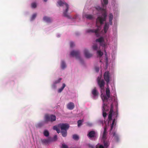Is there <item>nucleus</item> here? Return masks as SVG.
I'll use <instances>...</instances> for the list:
<instances>
[{
  "label": "nucleus",
  "mask_w": 148,
  "mask_h": 148,
  "mask_svg": "<svg viewBox=\"0 0 148 148\" xmlns=\"http://www.w3.org/2000/svg\"><path fill=\"white\" fill-rule=\"evenodd\" d=\"M97 82L101 89V97L103 102L102 110L103 117L105 118L107 114L109 113L108 120L103 123V128L101 132V133H102L101 142L103 143L104 147L107 148L110 145V140H111L110 137H108L107 136L108 130L110 131V136L112 137L114 141L118 142L120 140L119 136L114 130L118 112L117 111L115 112L113 111L114 106L117 108V99L114 86H112L111 90L114 96L113 97L111 96L108 86L106 89L105 93L104 80H97Z\"/></svg>",
  "instance_id": "1"
},
{
  "label": "nucleus",
  "mask_w": 148,
  "mask_h": 148,
  "mask_svg": "<svg viewBox=\"0 0 148 148\" xmlns=\"http://www.w3.org/2000/svg\"><path fill=\"white\" fill-rule=\"evenodd\" d=\"M101 3L102 7H101L99 5H96L93 8L92 14L90 12L87 13L84 11L82 14L83 18H86L89 20H92L95 18L94 15H98L96 20V28L94 29H88L86 30V32L88 33H94L96 37H99L102 33L100 32L101 29V25L106 20L107 12L106 10V6L108 4H105L103 0L101 1Z\"/></svg>",
  "instance_id": "2"
},
{
  "label": "nucleus",
  "mask_w": 148,
  "mask_h": 148,
  "mask_svg": "<svg viewBox=\"0 0 148 148\" xmlns=\"http://www.w3.org/2000/svg\"><path fill=\"white\" fill-rule=\"evenodd\" d=\"M95 41L97 43H99L100 46H101L104 49L105 53V56L104 58L102 57L103 53L102 51L100 50H98L97 52V55L100 58V62H102L103 61L106 64V69H107L109 66L110 67L112 68L114 64V60L115 59L116 55L114 53L112 54V60L109 62L106 51V49L110 45V42L109 40V38L107 37L104 38L101 37L97 39ZM92 48L94 50H97L100 49L97 44L96 43L93 44L92 46Z\"/></svg>",
  "instance_id": "3"
},
{
  "label": "nucleus",
  "mask_w": 148,
  "mask_h": 148,
  "mask_svg": "<svg viewBox=\"0 0 148 148\" xmlns=\"http://www.w3.org/2000/svg\"><path fill=\"white\" fill-rule=\"evenodd\" d=\"M107 16H108V22H106V21L104 22H105L104 25L103 29H101V28L100 30V32L101 33H102L99 37H102L104 38L103 36L107 32L109 28L110 25H112V20L114 17L113 14L111 13H110L108 14V15L107 14ZM103 23H104L103 24Z\"/></svg>",
  "instance_id": "4"
},
{
  "label": "nucleus",
  "mask_w": 148,
  "mask_h": 148,
  "mask_svg": "<svg viewBox=\"0 0 148 148\" xmlns=\"http://www.w3.org/2000/svg\"><path fill=\"white\" fill-rule=\"evenodd\" d=\"M57 5L63 6V15L64 16L68 18H74L77 19L79 18V16L78 15L75 16L74 18H73L70 16L67 12L69 9V5L65 2L64 0H59L57 2Z\"/></svg>",
  "instance_id": "5"
},
{
  "label": "nucleus",
  "mask_w": 148,
  "mask_h": 148,
  "mask_svg": "<svg viewBox=\"0 0 148 148\" xmlns=\"http://www.w3.org/2000/svg\"><path fill=\"white\" fill-rule=\"evenodd\" d=\"M69 127V125L67 123L60 124L58 125L54 126L53 127L54 130H56L57 133L60 132L59 128L61 130V132L63 137H66L67 135V130Z\"/></svg>",
  "instance_id": "6"
},
{
  "label": "nucleus",
  "mask_w": 148,
  "mask_h": 148,
  "mask_svg": "<svg viewBox=\"0 0 148 148\" xmlns=\"http://www.w3.org/2000/svg\"><path fill=\"white\" fill-rule=\"evenodd\" d=\"M45 120L46 121H50L52 122L56 120V116L53 115H49L48 114H46L45 116Z\"/></svg>",
  "instance_id": "7"
},
{
  "label": "nucleus",
  "mask_w": 148,
  "mask_h": 148,
  "mask_svg": "<svg viewBox=\"0 0 148 148\" xmlns=\"http://www.w3.org/2000/svg\"><path fill=\"white\" fill-rule=\"evenodd\" d=\"M117 32L116 28L113 29L112 31V41L115 44L117 43Z\"/></svg>",
  "instance_id": "8"
},
{
  "label": "nucleus",
  "mask_w": 148,
  "mask_h": 148,
  "mask_svg": "<svg viewBox=\"0 0 148 148\" xmlns=\"http://www.w3.org/2000/svg\"><path fill=\"white\" fill-rule=\"evenodd\" d=\"M111 4L113 7V10L114 12L119 11V4L116 0H112Z\"/></svg>",
  "instance_id": "9"
},
{
  "label": "nucleus",
  "mask_w": 148,
  "mask_h": 148,
  "mask_svg": "<svg viewBox=\"0 0 148 148\" xmlns=\"http://www.w3.org/2000/svg\"><path fill=\"white\" fill-rule=\"evenodd\" d=\"M70 56L73 57H75L76 58L81 61V58L79 56V52L78 51H73L70 53Z\"/></svg>",
  "instance_id": "10"
},
{
  "label": "nucleus",
  "mask_w": 148,
  "mask_h": 148,
  "mask_svg": "<svg viewBox=\"0 0 148 148\" xmlns=\"http://www.w3.org/2000/svg\"><path fill=\"white\" fill-rule=\"evenodd\" d=\"M110 77V75L109 72L108 71L105 72L104 74V77L105 80L106 82L107 85H108L109 83Z\"/></svg>",
  "instance_id": "11"
},
{
  "label": "nucleus",
  "mask_w": 148,
  "mask_h": 148,
  "mask_svg": "<svg viewBox=\"0 0 148 148\" xmlns=\"http://www.w3.org/2000/svg\"><path fill=\"white\" fill-rule=\"evenodd\" d=\"M84 53L85 57L86 58H89L91 57L92 55V54L90 53L88 49H85L84 51Z\"/></svg>",
  "instance_id": "12"
},
{
  "label": "nucleus",
  "mask_w": 148,
  "mask_h": 148,
  "mask_svg": "<svg viewBox=\"0 0 148 148\" xmlns=\"http://www.w3.org/2000/svg\"><path fill=\"white\" fill-rule=\"evenodd\" d=\"M92 94L93 98L94 99H97L98 96V92L96 89V88H95L92 90Z\"/></svg>",
  "instance_id": "13"
},
{
  "label": "nucleus",
  "mask_w": 148,
  "mask_h": 148,
  "mask_svg": "<svg viewBox=\"0 0 148 148\" xmlns=\"http://www.w3.org/2000/svg\"><path fill=\"white\" fill-rule=\"evenodd\" d=\"M41 141L42 144L45 145L49 144L51 142V140L50 138L42 139Z\"/></svg>",
  "instance_id": "14"
},
{
  "label": "nucleus",
  "mask_w": 148,
  "mask_h": 148,
  "mask_svg": "<svg viewBox=\"0 0 148 148\" xmlns=\"http://www.w3.org/2000/svg\"><path fill=\"white\" fill-rule=\"evenodd\" d=\"M67 108L70 110H73L75 107L74 104L72 102H70L67 106Z\"/></svg>",
  "instance_id": "15"
},
{
  "label": "nucleus",
  "mask_w": 148,
  "mask_h": 148,
  "mask_svg": "<svg viewBox=\"0 0 148 148\" xmlns=\"http://www.w3.org/2000/svg\"><path fill=\"white\" fill-rule=\"evenodd\" d=\"M96 132L94 131H92L90 132L88 135V137L90 138L94 137L96 135Z\"/></svg>",
  "instance_id": "16"
},
{
  "label": "nucleus",
  "mask_w": 148,
  "mask_h": 148,
  "mask_svg": "<svg viewBox=\"0 0 148 148\" xmlns=\"http://www.w3.org/2000/svg\"><path fill=\"white\" fill-rule=\"evenodd\" d=\"M45 121H42L38 123L35 125V126L37 128L41 127L45 123Z\"/></svg>",
  "instance_id": "17"
},
{
  "label": "nucleus",
  "mask_w": 148,
  "mask_h": 148,
  "mask_svg": "<svg viewBox=\"0 0 148 148\" xmlns=\"http://www.w3.org/2000/svg\"><path fill=\"white\" fill-rule=\"evenodd\" d=\"M43 20L47 23H49L51 22V20L49 17L45 16L43 18Z\"/></svg>",
  "instance_id": "18"
},
{
  "label": "nucleus",
  "mask_w": 148,
  "mask_h": 148,
  "mask_svg": "<svg viewBox=\"0 0 148 148\" xmlns=\"http://www.w3.org/2000/svg\"><path fill=\"white\" fill-rule=\"evenodd\" d=\"M66 85L64 83H63L62 84V87L59 88L58 90V92L59 93H61L63 90L64 88L66 86Z\"/></svg>",
  "instance_id": "19"
},
{
  "label": "nucleus",
  "mask_w": 148,
  "mask_h": 148,
  "mask_svg": "<svg viewBox=\"0 0 148 148\" xmlns=\"http://www.w3.org/2000/svg\"><path fill=\"white\" fill-rule=\"evenodd\" d=\"M66 67V63L64 60H62L61 62V67L62 69H64Z\"/></svg>",
  "instance_id": "20"
},
{
  "label": "nucleus",
  "mask_w": 148,
  "mask_h": 148,
  "mask_svg": "<svg viewBox=\"0 0 148 148\" xmlns=\"http://www.w3.org/2000/svg\"><path fill=\"white\" fill-rule=\"evenodd\" d=\"M43 134L45 136L47 137L49 135V133L47 130H45L43 132Z\"/></svg>",
  "instance_id": "21"
},
{
  "label": "nucleus",
  "mask_w": 148,
  "mask_h": 148,
  "mask_svg": "<svg viewBox=\"0 0 148 148\" xmlns=\"http://www.w3.org/2000/svg\"><path fill=\"white\" fill-rule=\"evenodd\" d=\"M36 16H37V14L36 13H34V14L32 15V16H31V19H30L31 21H32L33 20H34L35 18H36Z\"/></svg>",
  "instance_id": "22"
},
{
  "label": "nucleus",
  "mask_w": 148,
  "mask_h": 148,
  "mask_svg": "<svg viewBox=\"0 0 148 148\" xmlns=\"http://www.w3.org/2000/svg\"><path fill=\"white\" fill-rule=\"evenodd\" d=\"M73 138L75 140H77L79 139V136L76 134L74 135L73 137Z\"/></svg>",
  "instance_id": "23"
},
{
  "label": "nucleus",
  "mask_w": 148,
  "mask_h": 148,
  "mask_svg": "<svg viewBox=\"0 0 148 148\" xmlns=\"http://www.w3.org/2000/svg\"><path fill=\"white\" fill-rule=\"evenodd\" d=\"M52 88L53 89H56L57 88V84L54 82H53L51 86Z\"/></svg>",
  "instance_id": "24"
},
{
  "label": "nucleus",
  "mask_w": 148,
  "mask_h": 148,
  "mask_svg": "<svg viewBox=\"0 0 148 148\" xmlns=\"http://www.w3.org/2000/svg\"><path fill=\"white\" fill-rule=\"evenodd\" d=\"M62 80V78H59L58 79L55 80L54 82L57 84L59 83Z\"/></svg>",
  "instance_id": "25"
},
{
  "label": "nucleus",
  "mask_w": 148,
  "mask_h": 148,
  "mask_svg": "<svg viewBox=\"0 0 148 148\" xmlns=\"http://www.w3.org/2000/svg\"><path fill=\"white\" fill-rule=\"evenodd\" d=\"M37 6V4L35 2H33L31 4V6L32 8H35Z\"/></svg>",
  "instance_id": "26"
},
{
  "label": "nucleus",
  "mask_w": 148,
  "mask_h": 148,
  "mask_svg": "<svg viewBox=\"0 0 148 148\" xmlns=\"http://www.w3.org/2000/svg\"><path fill=\"white\" fill-rule=\"evenodd\" d=\"M82 121L81 120H79L77 121L78 123V127H79L82 125Z\"/></svg>",
  "instance_id": "27"
},
{
  "label": "nucleus",
  "mask_w": 148,
  "mask_h": 148,
  "mask_svg": "<svg viewBox=\"0 0 148 148\" xmlns=\"http://www.w3.org/2000/svg\"><path fill=\"white\" fill-rule=\"evenodd\" d=\"M96 148H104L103 146L100 144H98L96 146Z\"/></svg>",
  "instance_id": "28"
},
{
  "label": "nucleus",
  "mask_w": 148,
  "mask_h": 148,
  "mask_svg": "<svg viewBox=\"0 0 148 148\" xmlns=\"http://www.w3.org/2000/svg\"><path fill=\"white\" fill-rule=\"evenodd\" d=\"M57 135H55L52 139V141H55L57 140Z\"/></svg>",
  "instance_id": "29"
},
{
  "label": "nucleus",
  "mask_w": 148,
  "mask_h": 148,
  "mask_svg": "<svg viewBox=\"0 0 148 148\" xmlns=\"http://www.w3.org/2000/svg\"><path fill=\"white\" fill-rule=\"evenodd\" d=\"M75 46L74 43L73 42H70V46L72 48Z\"/></svg>",
  "instance_id": "30"
},
{
  "label": "nucleus",
  "mask_w": 148,
  "mask_h": 148,
  "mask_svg": "<svg viewBox=\"0 0 148 148\" xmlns=\"http://www.w3.org/2000/svg\"><path fill=\"white\" fill-rule=\"evenodd\" d=\"M62 148H68V147L66 145L63 144L62 145Z\"/></svg>",
  "instance_id": "31"
},
{
  "label": "nucleus",
  "mask_w": 148,
  "mask_h": 148,
  "mask_svg": "<svg viewBox=\"0 0 148 148\" xmlns=\"http://www.w3.org/2000/svg\"><path fill=\"white\" fill-rule=\"evenodd\" d=\"M89 147L91 148H94L95 147L94 145L90 144L89 145Z\"/></svg>",
  "instance_id": "32"
},
{
  "label": "nucleus",
  "mask_w": 148,
  "mask_h": 148,
  "mask_svg": "<svg viewBox=\"0 0 148 148\" xmlns=\"http://www.w3.org/2000/svg\"><path fill=\"white\" fill-rule=\"evenodd\" d=\"M103 1L105 4H106L108 3V0H103Z\"/></svg>",
  "instance_id": "33"
},
{
  "label": "nucleus",
  "mask_w": 148,
  "mask_h": 148,
  "mask_svg": "<svg viewBox=\"0 0 148 148\" xmlns=\"http://www.w3.org/2000/svg\"><path fill=\"white\" fill-rule=\"evenodd\" d=\"M95 70L97 72H98L99 71V68L98 67H96Z\"/></svg>",
  "instance_id": "34"
},
{
  "label": "nucleus",
  "mask_w": 148,
  "mask_h": 148,
  "mask_svg": "<svg viewBox=\"0 0 148 148\" xmlns=\"http://www.w3.org/2000/svg\"><path fill=\"white\" fill-rule=\"evenodd\" d=\"M87 124L89 126H91L92 125V124L90 123H88Z\"/></svg>",
  "instance_id": "35"
},
{
  "label": "nucleus",
  "mask_w": 148,
  "mask_h": 148,
  "mask_svg": "<svg viewBox=\"0 0 148 148\" xmlns=\"http://www.w3.org/2000/svg\"><path fill=\"white\" fill-rule=\"evenodd\" d=\"M114 25H116L117 22L116 21L114 22Z\"/></svg>",
  "instance_id": "36"
},
{
  "label": "nucleus",
  "mask_w": 148,
  "mask_h": 148,
  "mask_svg": "<svg viewBox=\"0 0 148 148\" xmlns=\"http://www.w3.org/2000/svg\"><path fill=\"white\" fill-rule=\"evenodd\" d=\"M45 2H46L47 1V0H43Z\"/></svg>",
  "instance_id": "37"
}]
</instances>
